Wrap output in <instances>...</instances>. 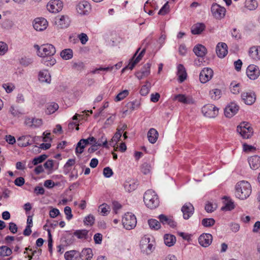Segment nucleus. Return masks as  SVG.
Listing matches in <instances>:
<instances>
[{
    "mask_svg": "<svg viewBox=\"0 0 260 260\" xmlns=\"http://www.w3.org/2000/svg\"><path fill=\"white\" fill-rule=\"evenodd\" d=\"M66 260H78L80 256V252L75 250L68 251L64 253Z\"/></svg>",
    "mask_w": 260,
    "mask_h": 260,
    "instance_id": "29",
    "label": "nucleus"
},
{
    "mask_svg": "<svg viewBox=\"0 0 260 260\" xmlns=\"http://www.w3.org/2000/svg\"><path fill=\"white\" fill-rule=\"evenodd\" d=\"M144 202L146 206L151 209L156 208L159 203L158 196L155 191L150 189L145 192Z\"/></svg>",
    "mask_w": 260,
    "mask_h": 260,
    "instance_id": "3",
    "label": "nucleus"
},
{
    "mask_svg": "<svg viewBox=\"0 0 260 260\" xmlns=\"http://www.w3.org/2000/svg\"><path fill=\"white\" fill-rule=\"evenodd\" d=\"M205 25L203 23H197L192 25L191 32L193 35H199L205 29Z\"/></svg>",
    "mask_w": 260,
    "mask_h": 260,
    "instance_id": "32",
    "label": "nucleus"
},
{
    "mask_svg": "<svg viewBox=\"0 0 260 260\" xmlns=\"http://www.w3.org/2000/svg\"><path fill=\"white\" fill-rule=\"evenodd\" d=\"M239 110V106L234 103L228 105L224 109V115L226 117L231 118L235 115Z\"/></svg>",
    "mask_w": 260,
    "mask_h": 260,
    "instance_id": "21",
    "label": "nucleus"
},
{
    "mask_svg": "<svg viewBox=\"0 0 260 260\" xmlns=\"http://www.w3.org/2000/svg\"><path fill=\"white\" fill-rule=\"evenodd\" d=\"M140 247L142 251L148 255L151 253L154 249V244L150 241V238L145 236L140 241Z\"/></svg>",
    "mask_w": 260,
    "mask_h": 260,
    "instance_id": "5",
    "label": "nucleus"
},
{
    "mask_svg": "<svg viewBox=\"0 0 260 260\" xmlns=\"http://www.w3.org/2000/svg\"><path fill=\"white\" fill-rule=\"evenodd\" d=\"M35 48L38 50V55L43 58L50 57L49 60L44 59L43 62L47 66H52L56 62V60L52 56L56 52L55 48L50 44H43L41 46L38 45H35Z\"/></svg>",
    "mask_w": 260,
    "mask_h": 260,
    "instance_id": "1",
    "label": "nucleus"
},
{
    "mask_svg": "<svg viewBox=\"0 0 260 260\" xmlns=\"http://www.w3.org/2000/svg\"><path fill=\"white\" fill-rule=\"evenodd\" d=\"M216 51L219 57H224L228 54L227 45L222 42L218 43L216 47Z\"/></svg>",
    "mask_w": 260,
    "mask_h": 260,
    "instance_id": "25",
    "label": "nucleus"
},
{
    "mask_svg": "<svg viewBox=\"0 0 260 260\" xmlns=\"http://www.w3.org/2000/svg\"><path fill=\"white\" fill-rule=\"evenodd\" d=\"M34 142V138L29 135L22 136L17 138V144L19 147H21L29 146Z\"/></svg>",
    "mask_w": 260,
    "mask_h": 260,
    "instance_id": "15",
    "label": "nucleus"
},
{
    "mask_svg": "<svg viewBox=\"0 0 260 260\" xmlns=\"http://www.w3.org/2000/svg\"><path fill=\"white\" fill-rule=\"evenodd\" d=\"M12 253V250L10 248L6 246L0 247V256H9Z\"/></svg>",
    "mask_w": 260,
    "mask_h": 260,
    "instance_id": "45",
    "label": "nucleus"
},
{
    "mask_svg": "<svg viewBox=\"0 0 260 260\" xmlns=\"http://www.w3.org/2000/svg\"><path fill=\"white\" fill-rule=\"evenodd\" d=\"M193 51L196 55L199 57H203L206 53V48L201 44L196 45L194 47Z\"/></svg>",
    "mask_w": 260,
    "mask_h": 260,
    "instance_id": "35",
    "label": "nucleus"
},
{
    "mask_svg": "<svg viewBox=\"0 0 260 260\" xmlns=\"http://www.w3.org/2000/svg\"><path fill=\"white\" fill-rule=\"evenodd\" d=\"M122 223L125 229L130 230L136 226L137 219L134 214L127 212L122 217Z\"/></svg>",
    "mask_w": 260,
    "mask_h": 260,
    "instance_id": "4",
    "label": "nucleus"
},
{
    "mask_svg": "<svg viewBox=\"0 0 260 260\" xmlns=\"http://www.w3.org/2000/svg\"><path fill=\"white\" fill-rule=\"evenodd\" d=\"M7 93L11 92L15 88V86L12 83H5L3 85Z\"/></svg>",
    "mask_w": 260,
    "mask_h": 260,
    "instance_id": "58",
    "label": "nucleus"
},
{
    "mask_svg": "<svg viewBox=\"0 0 260 260\" xmlns=\"http://www.w3.org/2000/svg\"><path fill=\"white\" fill-rule=\"evenodd\" d=\"M140 106V103L139 101L135 100L128 103L126 105L127 109L132 112L135 110L138 109Z\"/></svg>",
    "mask_w": 260,
    "mask_h": 260,
    "instance_id": "41",
    "label": "nucleus"
},
{
    "mask_svg": "<svg viewBox=\"0 0 260 260\" xmlns=\"http://www.w3.org/2000/svg\"><path fill=\"white\" fill-rule=\"evenodd\" d=\"M194 207L190 203H185L181 208L183 218L185 219H189L194 213Z\"/></svg>",
    "mask_w": 260,
    "mask_h": 260,
    "instance_id": "19",
    "label": "nucleus"
},
{
    "mask_svg": "<svg viewBox=\"0 0 260 260\" xmlns=\"http://www.w3.org/2000/svg\"><path fill=\"white\" fill-rule=\"evenodd\" d=\"M55 24L58 28H65L70 25L69 18L67 15L58 16L55 18Z\"/></svg>",
    "mask_w": 260,
    "mask_h": 260,
    "instance_id": "11",
    "label": "nucleus"
},
{
    "mask_svg": "<svg viewBox=\"0 0 260 260\" xmlns=\"http://www.w3.org/2000/svg\"><path fill=\"white\" fill-rule=\"evenodd\" d=\"M173 99L185 105H190L194 103V100L191 95L184 94H175Z\"/></svg>",
    "mask_w": 260,
    "mask_h": 260,
    "instance_id": "13",
    "label": "nucleus"
},
{
    "mask_svg": "<svg viewBox=\"0 0 260 260\" xmlns=\"http://www.w3.org/2000/svg\"><path fill=\"white\" fill-rule=\"evenodd\" d=\"M212 240V236L210 234H203L198 239L199 244L204 247H208L211 244Z\"/></svg>",
    "mask_w": 260,
    "mask_h": 260,
    "instance_id": "22",
    "label": "nucleus"
},
{
    "mask_svg": "<svg viewBox=\"0 0 260 260\" xmlns=\"http://www.w3.org/2000/svg\"><path fill=\"white\" fill-rule=\"evenodd\" d=\"M249 56L255 60H260V46H253L249 51Z\"/></svg>",
    "mask_w": 260,
    "mask_h": 260,
    "instance_id": "28",
    "label": "nucleus"
},
{
    "mask_svg": "<svg viewBox=\"0 0 260 260\" xmlns=\"http://www.w3.org/2000/svg\"><path fill=\"white\" fill-rule=\"evenodd\" d=\"M64 212L65 214L67 216V219L68 220H70L73 217V215L72 214V210L71 208L69 206H66L64 208Z\"/></svg>",
    "mask_w": 260,
    "mask_h": 260,
    "instance_id": "61",
    "label": "nucleus"
},
{
    "mask_svg": "<svg viewBox=\"0 0 260 260\" xmlns=\"http://www.w3.org/2000/svg\"><path fill=\"white\" fill-rule=\"evenodd\" d=\"M61 57L65 60L71 59L73 56V51L71 49H66L60 52Z\"/></svg>",
    "mask_w": 260,
    "mask_h": 260,
    "instance_id": "39",
    "label": "nucleus"
},
{
    "mask_svg": "<svg viewBox=\"0 0 260 260\" xmlns=\"http://www.w3.org/2000/svg\"><path fill=\"white\" fill-rule=\"evenodd\" d=\"M177 75L180 83L183 82L187 77V73L184 66L180 64L177 67Z\"/></svg>",
    "mask_w": 260,
    "mask_h": 260,
    "instance_id": "27",
    "label": "nucleus"
},
{
    "mask_svg": "<svg viewBox=\"0 0 260 260\" xmlns=\"http://www.w3.org/2000/svg\"><path fill=\"white\" fill-rule=\"evenodd\" d=\"M244 8L249 11H254L258 7V4L256 0H245Z\"/></svg>",
    "mask_w": 260,
    "mask_h": 260,
    "instance_id": "33",
    "label": "nucleus"
},
{
    "mask_svg": "<svg viewBox=\"0 0 260 260\" xmlns=\"http://www.w3.org/2000/svg\"><path fill=\"white\" fill-rule=\"evenodd\" d=\"M153 3V0H148L145 4L144 6V10L146 13H147L149 15H153L154 11L149 9V5Z\"/></svg>",
    "mask_w": 260,
    "mask_h": 260,
    "instance_id": "50",
    "label": "nucleus"
},
{
    "mask_svg": "<svg viewBox=\"0 0 260 260\" xmlns=\"http://www.w3.org/2000/svg\"><path fill=\"white\" fill-rule=\"evenodd\" d=\"M47 158V155L46 154L41 155L37 157H35L32 160V164L36 166L44 161Z\"/></svg>",
    "mask_w": 260,
    "mask_h": 260,
    "instance_id": "51",
    "label": "nucleus"
},
{
    "mask_svg": "<svg viewBox=\"0 0 260 260\" xmlns=\"http://www.w3.org/2000/svg\"><path fill=\"white\" fill-rule=\"evenodd\" d=\"M237 131L244 139L250 138L253 134V130L250 124L245 122L241 123L237 127Z\"/></svg>",
    "mask_w": 260,
    "mask_h": 260,
    "instance_id": "6",
    "label": "nucleus"
},
{
    "mask_svg": "<svg viewBox=\"0 0 260 260\" xmlns=\"http://www.w3.org/2000/svg\"><path fill=\"white\" fill-rule=\"evenodd\" d=\"M99 209L101 213L104 216L108 215L110 211V207L105 204L101 205L99 207Z\"/></svg>",
    "mask_w": 260,
    "mask_h": 260,
    "instance_id": "52",
    "label": "nucleus"
},
{
    "mask_svg": "<svg viewBox=\"0 0 260 260\" xmlns=\"http://www.w3.org/2000/svg\"><path fill=\"white\" fill-rule=\"evenodd\" d=\"M20 63L24 66H27L32 63V60L27 57H23L20 59Z\"/></svg>",
    "mask_w": 260,
    "mask_h": 260,
    "instance_id": "63",
    "label": "nucleus"
},
{
    "mask_svg": "<svg viewBox=\"0 0 260 260\" xmlns=\"http://www.w3.org/2000/svg\"><path fill=\"white\" fill-rule=\"evenodd\" d=\"M124 187L125 190L131 192L136 189L137 184L134 181H126L124 184Z\"/></svg>",
    "mask_w": 260,
    "mask_h": 260,
    "instance_id": "43",
    "label": "nucleus"
},
{
    "mask_svg": "<svg viewBox=\"0 0 260 260\" xmlns=\"http://www.w3.org/2000/svg\"><path fill=\"white\" fill-rule=\"evenodd\" d=\"M88 231L86 230H76L74 232V236L80 239H86Z\"/></svg>",
    "mask_w": 260,
    "mask_h": 260,
    "instance_id": "38",
    "label": "nucleus"
},
{
    "mask_svg": "<svg viewBox=\"0 0 260 260\" xmlns=\"http://www.w3.org/2000/svg\"><path fill=\"white\" fill-rule=\"evenodd\" d=\"M211 11L213 16L215 19L220 20L224 17L226 9L223 7H221L216 3H214L211 6Z\"/></svg>",
    "mask_w": 260,
    "mask_h": 260,
    "instance_id": "8",
    "label": "nucleus"
},
{
    "mask_svg": "<svg viewBox=\"0 0 260 260\" xmlns=\"http://www.w3.org/2000/svg\"><path fill=\"white\" fill-rule=\"evenodd\" d=\"M215 221L213 218H204L202 221V224L205 227H210L213 225Z\"/></svg>",
    "mask_w": 260,
    "mask_h": 260,
    "instance_id": "54",
    "label": "nucleus"
},
{
    "mask_svg": "<svg viewBox=\"0 0 260 260\" xmlns=\"http://www.w3.org/2000/svg\"><path fill=\"white\" fill-rule=\"evenodd\" d=\"M47 10L52 13H57L61 11L63 3L60 0H50L47 4Z\"/></svg>",
    "mask_w": 260,
    "mask_h": 260,
    "instance_id": "9",
    "label": "nucleus"
},
{
    "mask_svg": "<svg viewBox=\"0 0 260 260\" xmlns=\"http://www.w3.org/2000/svg\"><path fill=\"white\" fill-rule=\"evenodd\" d=\"M170 11V6L169 2H167L160 9L158 14L160 15H165L168 14Z\"/></svg>",
    "mask_w": 260,
    "mask_h": 260,
    "instance_id": "53",
    "label": "nucleus"
},
{
    "mask_svg": "<svg viewBox=\"0 0 260 260\" xmlns=\"http://www.w3.org/2000/svg\"><path fill=\"white\" fill-rule=\"evenodd\" d=\"M236 197L240 200L246 199L251 193V186L250 183L244 180L238 182L235 186Z\"/></svg>",
    "mask_w": 260,
    "mask_h": 260,
    "instance_id": "2",
    "label": "nucleus"
},
{
    "mask_svg": "<svg viewBox=\"0 0 260 260\" xmlns=\"http://www.w3.org/2000/svg\"><path fill=\"white\" fill-rule=\"evenodd\" d=\"M24 124L31 128H36L42 125V120L35 117H26Z\"/></svg>",
    "mask_w": 260,
    "mask_h": 260,
    "instance_id": "12",
    "label": "nucleus"
},
{
    "mask_svg": "<svg viewBox=\"0 0 260 260\" xmlns=\"http://www.w3.org/2000/svg\"><path fill=\"white\" fill-rule=\"evenodd\" d=\"M151 64L147 63L144 65L139 71L136 72V76L139 79H142L148 77L150 73Z\"/></svg>",
    "mask_w": 260,
    "mask_h": 260,
    "instance_id": "23",
    "label": "nucleus"
},
{
    "mask_svg": "<svg viewBox=\"0 0 260 260\" xmlns=\"http://www.w3.org/2000/svg\"><path fill=\"white\" fill-rule=\"evenodd\" d=\"M129 94V91L128 90H124L120 92L116 96L115 99V102L120 101L125 99Z\"/></svg>",
    "mask_w": 260,
    "mask_h": 260,
    "instance_id": "48",
    "label": "nucleus"
},
{
    "mask_svg": "<svg viewBox=\"0 0 260 260\" xmlns=\"http://www.w3.org/2000/svg\"><path fill=\"white\" fill-rule=\"evenodd\" d=\"M241 98L245 104L248 105L253 104L256 100V95L254 92L252 91L243 92L241 94Z\"/></svg>",
    "mask_w": 260,
    "mask_h": 260,
    "instance_id": "20",
    "label": "nucleus"
},
{
    "mask_svg": "<svg viewBox=\"0 0 260 260\" xmlns=\"http://www.w3.org/2000/svg\"><path fill=\"white\" fill-rule=\"evenodd\" d=\"M94 221V218L93 216L89 215L85 218L84 221L85 223L86 224L91 225L93 223Z\"/></svg>",
    "mask_w": 260,
    "mask_h": 260,
    "instance_id": "64",
    "label": "nucleus"
},
{
    "mask_svg": "<svg viewBox=\"0 0 260 260\" xmlns=\"http://www.w3.org/2000/svg\"><path fill=\"white\" fill-rule=\"evenodd\" d=\"M248 163L252 170H256L260 167V157L253 155L248 158Z\"/></svg>",
    "mask_w": 260,
    "mask_h": 260,
    "instance_id": "26",
    "label": "nucleus"
},
{
    "mask_svg": "<svg viewBox=\"0 0 260 260\" xmlns=\"http://www.w3.org/2000/svg\"><path fill=\"white\" fill-rule=\"evenodd\" d=\"M213 75V70L209 68H205L200 74V80L203 83H206L211 79Z\"/></svg>",
    "mask_w": 260,
    "mask_h": 260,
    "instance_id": "14",
    "label": "nucleus"
},
{
    "mask_svg": "<svg viewBox=\"0 0 260 260\" xmlns=\"http://www.w3.org/2000/svg\"><path fill=\"white\" fill-rule=\"evenodd\" d=\"M121 136L122 134L117 130L116 132L111 139L112 142H114L116 144L120 140Z\"/></svg>",
    "mask_w": 260,
    "mask_h": 260,
    "instance_id": "62",
    "label": "nucleus"
},
{
    "mask_svg": "<svg viewBox=\"0 0 260 260\" xmlns=\"http://www.w3.org/2000/svg\"><path fill=\"white\" fill-rule=\"evenodd\" d=\"M246 74L248 77L251 80L257 79L260 75L258 67L254 64L249 65L247 69Z\"/></svg>",
    "mask_w": 260,
    "mask_h": 260,
    "instance_id": "17",
    "label": "nucleus"
},
{
    "mask_svg": "<svg viewBox=\"0 0 260 260\" xmlns=\"http://www.w3.org/2000/svg\"><path fill=\"white\" fill-rule=\"evenodd\" d=\"M54 160L52 159L47 160L44 164V168L46 169L49 173H51L53 170Z\"/></svg>",
    "mask_w": 260,
    "mask_h": 260,
    "instance_id": "49",
    "label": "nucleus"
},
{
    "mask_svg": "<svg viewBox=\"0 0 260 260\" xmlns=\"http://www.w3.org/2000/svg\"><path fill=\"white\" fill-rule=\"evenodd\" d=\"M210 98L214 100H217L221 95V91L217 88H215L211 90L209 92Z\"/></svg>",
    "mask_w": 260,
    "mask_h": 260,
    "instance_id": "40",
    "label": "nucleus"
},
{
    "mask_svg": "<svg viewBox=\"0 0 260 260\" xmlns=\"http://www.w3.org/2000/svg\"><path fill=\"white\" fill-rule=\"evenodd\" d=\"M103 174L105 177L109 178L112 176L113 172L110 168L106 167L104 169Z\"/></svg>",
    "mask_w": 260,
    "mask_h": 260,
    "instance_id": "60",
    "label": "nucleus"
},
{
    "mask_svg": "<svg viewBox=\"0 0 260 260\" xmlns=\"http://www.w3.org/2000/svg\"><path fill=\"white\" fill-rule=\"evenodd\" d=\"M158 136V133L157 131L153 128H150L147 134V137L148 141L152 144H154L156 142L157 140Z\"/></svg>",
    "mask_w": 260,
    "mask_h": 260,
    "instance_id": "31",
    "label": "nucleus"
},
{
    "mask_svg": "<svg viewBox=\"0 0 260 260\" xmlns=\"http://www.w3.org/2000/svg\"><path fill=\"white\" fill-rule=\"evenodd\" d=\"M224 205L221 207V210L223 211H230L233 209L235 207L234 202L227 198H224Z\"/></svg>",
    "mask_w": 260,
    "mask_h": 260,
    "instance_id": "36",
    "label": "nucleus"
},
{
    "mask_svg": "<svg viewBox=\"0 0 260 260\" xmlns=\"http://www.w3.org/2000/svg\"><path fill=\"white\" fill-rule=\"evenodd\" d=\"M34 28L37 31H43L48 26V22L44 18H37L34 20Z\"/></svg>",
    "mask_w": 260,
    "mask_h": 260,
    "instance_id": "18",
    "label": "nucleus"
},
{
    "mask_svg": "<svg viewBox=\"0 0 260 260\" xmlns=\"http://www.w3.org/2000/svg\"><path fill=\"white\" fill-rule=\"evenodd\" d=\"M140 50V48H138L135 53V54L134 55L133 58L131 59V61H129L128 64L127 66L123 69L122 70V72L125 69H128L131 70H133V69L135 67V66L141 60L143 56H144L145 52V48H144L142 49V50L140 52V53L139 54V55L136 57L138 53Z\"/></svg>",
    "mask_w": 260,
    "mask_h": 260,
    "instance_id": "10",
    "label": "nucleus"
},
{
    "mask_svg": "<svg viewBox=\"0 0 260 260\" xmlns=\"http://www.w3.org/2000/svg\"><path fill=\"white\" fill-rule=\"evenodd\" d=\"M93 256V253L91 249L89 248L83 249L81 252H80L79 257L82 260H90Z\"/></svg>",
    "mask_w": 260,
    "mask_h": 260,
    "instance_id": "30",
    "label": "nucleus"
},
{
    "mask_svg": "<svg viewBox=\"0 0 260 260\" xmlns=\"http://www.w3.org/2000/svg\"><path fill=\"white\" fill-rule=\"evenodd\" d=\"M90 9V5L85 1L80 2L76 6V10L80 15H87L89 13Z\"/></svg>",
    "mask_w": 260,
    "mask_h": 260,
    "instance_id": "16",
    "label": "nucleus"
},
{
    "mask_svg": "<svg viewBox=\"0 0 260 260\" xmlns=\"http://www.w3.org/2000/svg\"><path fill=\"white\" fill-rule=\"evenodd\" d=\"M149 227L153 230H157L160 228V222L155 219H150L148 221Z\"/></svg>",
    "mask_w": 260,
    "mask_h": 260,
    "instance_id": "44",
    "label": "nucleus"
},
{
    "mask_svg": "<svg viewBox=\"0 0 260 260\" xmlns=\"http://www.w3.org/2000/svg\"><path fill=\"white\" fill-rule=\"evenodd\" d=\"M151 83L149 81H146L145 84L143 85L140 89V93L142 96L147 95L150 90Z\"/></svg>",
    "mask_w": 260,
    "mask_h": 260,
    "instance_id": "42",
    "label": "nucleus"
},
{
    "mask_svg": "<svg viewBox=\"0 0 260 260\" xmlns=\"http://www.w3.org/2000/svg\"><path fill=\"white\" fill-rule=\"evenodd\" d=\"M81 142H84V145L93 144L94 147V142H95V138L92 136L88 137L86 139H81Z\"/></svg>",
    "mask_w": 260,
    "mask_h": 260,
    "instance_id": "57",
    "label": "nucleus"
},
{
    "mask_svg": "<svg viewBox=\"0 0 260 260\" xmlns=\"http://www.w3.org/2000/svg\"><path fill=\"white\" fill-rule=\"evenodd\" d=\"M204 115L208 118H215L218 114V109L213 104H207L202 108Z\"/></svg>",
    "mask_w": 260,
    "mask_h": 260,
    "instance_id": "7",
    "label": "nucleus"
},
{
    "mask_svg": "<svg viewBox=\"0 0 260 260\" xmlns=\"http://www.w3.org/2000/svg\"><path fill=\"white\" fill-rule=\"evenodd\" d=\"M96 146H103L104 147H107V139L104 134H102L101 137L98 140L95 139L94 147Z\"/></svg>",
    "mask_w": 260,
    "mask_h": 260,
    "instance_id": "37",
    "label": "nucleus"
},
{
    "mask_svg": "<svg viewBox=\"0 0 260 260\" xmlns=\"http://www.w3.org/2000/svg\"><path fill=\"white\" fill-rule=\"evenodd\" d=\"M58 109V105L55 103H51L47 107L46 113L51 114L54 113Z\"/></svg>",
    "mask_w": 260,
    "mask_h": 260,
    "instance_id": "46",
    "label": "nucleus"
},
{
    "mask_svg": "<svg viewBox=\"0 0 260 260\" xmlns=\"http://www.w3.org/2000/svg\"><path fill=\"white\" fill-rule=\"evenodd\" d=\"M87 145H84V142H81V139L77 143L76 148V153L81 154L83 152V150Z\"/></svg>",
    "mask_w": 260,
    "mask_h": 260,
    "instance_id": "55",
    "label": "nucleus"
},
{
    "mask_svg": "<svg viewBox=\"0 0 260 260\" xmlns=\"http://www.w3.org/2000/svg\"><path fill=\"white\" fill-rule=\"evenodd\" d=\"M230 89L233 94H238L241 90L240 84L233 82L230 85Z\"/></svg>",
    "mask_w": 260,
    "mask_h": 260,
    "instance_id": "47",
    "label": "nucleus"
},
{
    "mask_svg": "<svg viewBox=\"0 0 260 260\" xmlns=\"http://www.w3.org/2000/svg\"><path fill=\"white\" fill-rule=\"evenodd\" d=\"M9 112L14 117L19 116L21 114V113L13 106H11L10 108Z\"/></svg>",
    "mask_w": 260,
    "mask_h": 260,
    "instance_id": "59",
    "label": "nucleus"
},
{
    "mask_svg": "<svg viewBox=\"0 0 260 260\" xmlns=\"http://www.w3.org/2000/svg\"><path fill=\"white\" fill-rule=\"evenodd\" d=\"M8 51V45L4 42H0V55H4Z\"/></svg>",
    "mask_w": 260,
    "mask_h": 260,
    "instance_id": "56",
    "label": "nucleus"
},
{
    "mask_svg": "<svg viewBox=\"0 0 260 260\" xmlns=\"http://www.w3.org/2000/svg\"><path fill=\"white\" fill-rule=\"evenodd\" d=\"M38 79L43 83L50 84L51 81V75L48 70H43L39 72Z\"/></svg>",
    "mask_w": 260,
    "mask_h": 260,
    "instance_id": "24",
    "label": "nucleus"
},
{
    "mask_svg": "<svg viewBox=\"0 0 260 260\" xmlns=\"http://www.w3.org/2000/svg\"><path fill=\"white\" fill-rule=\"evenodd\" d=\"M164 243L168 247H171L174 245L176 241L175 236L171 234H165L164 237Z\"/></svg>",
    "mask_w": 260,
    "mask_h": 260,
    "instance_id": "34",
    "label": "nucleus"
}]
</instances>
